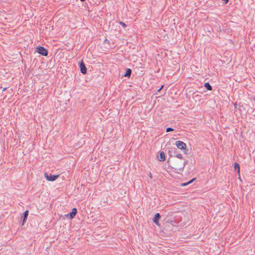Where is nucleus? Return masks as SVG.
Returning <instances> with one entry per match:
<instances>
[{
  "instance_id": "nucleus-11",
  "label": "nucleus",
  "mask_w": 255,
  "mask_h": 255,
  "mask_svg": "<svg viewBox=\"0 0 255 255\" xmlns=\"http://www.w3.org/2000/svg\"><path fill=\"white\" fill-rule=\"evenodd\" d=\"M131 70L130 69L128 68L127 69L126 72L124 75V76L126 77H129L131 75Z\"/></svg>"
},
{
  "instance_id": "nucleus-21",
  "label": "nucleus",
  "mask_w": 255,
  "mask_h": 255,
  "mask_svg": "<svg viewBox=\"0 0 255 255\" xmlns=\"http://www.w3.org/2000/svg\"><path fill=\"white\" fill-rule=\"evenodd\" d=\"M163 85H162L161 86V87L158 90V91H160L161 90V89L163 88Z\"/></svg>"
},
{
  "instance_id": "nucleus-2",
  "label": "nucleus",
  "mask_w": 255,
  "mask_h": 255,
  "mask_svg": "<svg viewBox=\"0 0 255 255\" xmlns=\"http://www.w3.org/2000/svg\"><path fill=\"white\" fill-rule=\"evenodd\" d=\"M36 51L42 56H46L48 54V50L42 46L37 47Z\"/></svg>"
},
{
  "instance_id": "nucleus-15",
  "label": "nucleus",
  "mask_w": 255,
  "mask_h": 255,
  "mask_svg": "<svg viewBox=\"0 0 255 255\" xmlns=\"http://www.w3.org/2000/svg\"><path fill=\"white\" fill-rule=\"evenodd\" d=\"M174 130V129L171 128H166V132H169V131H173Z\"/></svg>"
},
{
  "instance_id": "nucleus-4",
  "label": "nucleus",
  "mask_w": 255,
  "mask_h": 255,
  "mask_svg": "<svg viewBox=\"0 0 255 255\" xmlns=\"http://www.w3.org/2000/svg\"><path fill=\"white\" fill-rule=\"evenodd\" d=\"M175 145L178 148L181 149H185L187 147L185 143L180 140L176 141Z\"/></svg>"
},
{
  "instance_id": "nucleus-7",
  "label": "nucleus",
  "mask_w": 255,
  "mask_h": 255,
  "mask_svg": "<svg viewBox=\"0 0 255 255\" xmlns=\"http://www.w3.org/2000/svg\"><path fill=\"white\" fill-rule=\"evenodd\" d=\"M77 213V209L75 208H74L72 209V211L67 214V216L69 217L70 218V219H73L75 216V215H76Z\"/></svg>"
},
{
  "instance_id": "nucleus-10",
  "label": "nucleus",
  "mask_w": 255,
  "mask_h": 255,
  "mask_svg": "<svg viewBox=\"0 0 255 255\" xmlns=\"http://www.w3.org/2000/svg\"><path fill=\"white\" fill-rule=\"evenodd\" d=\"M173 156L178 158V159H177L178 160H182L184 161V159H183V157L181 154L177 153L176 152V153L174 152Z\"/></svg>"
},
{
  "instance_id": "nucleus-18",
  "label": "nucleus",
  "mask_w": 255,
  "mask_h": 255,
  "mask_svg": "<svg viewBox=\"0 0 255 255\" xmlns=\"http://www.w3.org/2000/svg\"><path fill=\"white\" fill-rule=\"evenodd\" d=\"M188 184H189V183H188V182H187V183H183V184H182V186H186V185H188Z\"/></svg>"
},
{
  "instance_id": "nucleus-20",
  "label": "nucleus",
  "mask_w": 255,
  "mask_h": 255,
  "mask_svg": "<svg viewBox=\"0 0 255 255\" xmlns=\"http://www.w3.org/2000/svg\"><path fill=\"white\" fill-rule=\"evenodd\" d=\"M224 1L225 3H227L229 1V0H223Z\"/></svg>"
},
{
  "instance_id": "nucleus-1",
  "label": "nucleus",
  "mask_w": 255,
  "mask_h": 255,
  "mask_svg": "<svg viewBox=\"0 0 255 255\" xmlns=\"http://www.w3.org/2000/svg\"><path fill=\"white\" fill-rule=\"evenodd\" d=\"M186 163L185 161L174 159L171 161L170 166L176 170L177 173H179L183 170Z\"/></svg>"
},
{
  "instance_id": "nucleus-13",
  "label": "nucleus",
  "mask_w": 255,
  "mask_h": 255,
  "mask_svg": "<svg viewBox=\"0 0 255 255\" xmlns=\"http://www.w3.org/2000/svg\"><path fill=\"white\" fill-rule=\"evenodd\" d=\"M176 149L174 148V149H171V150H169V151H168V154L170 156H173V155H174V152H177L176 151Z\"/></svg>"
},
{
  "instance_id": "nucleus-9",
  "label": "nucleus",
  "mask_w": 255,
  "mask_h": 255,
  "mask_svg": "<svg viewBox=\"0 0 255 255\" xmlns=\"http://www.w3.org/2000/svg\"><path fill=\"white\" fill-rule=\"evenodd\" d=\"M165 160V153L163 151H161L159 153V160L160 161H163Z\"/></svg>"
},
{
  "instance_id": "nucleus-23",
  "label": "nucleus",
  "mask_w": 255,
  "mask_h": 255,
  "mask_svg": "<svg viewBox=\"0 0 255 255\" xmlns=\"http://www.w3.org/2000/svg\"><path fill=\"white\" fill-rule=\"evenodd\" d=\"M81 1H84L85 0H80Z\"/></svg>"
},
{
  "instance_id": "nucleus-6",
  "label": "nucleus",
  "mask_w": 255,
  "mask_h": 255,
  "mask_svg": "<svg viewBox=\"0 0 255 255\" xmlns=\"http://www.w3.org/2000/svg\"><path fill=\"white\" fill-rule=\"evenodd\" d=\"M161 218L159 213H157L155 214L154 217L153 219V222L157 226H159V221Z\"/></svg>"
},
{
  "instance_id": "nucleus-14",
  "label": "nucleus",
  "mask_w": 255,
  "mask_h": 255,
  "mask_svg": "<svg viewBox=\"0 0 255 255\" xmlns=\"http://www.w3.org/2000/svg\"><path fill=\"white\" fill-rule=\"evenodd\" d=\"M234 169H235V170H238V172L239 173L240 172V165L237 162L235 163V164H234Z\"/></svg>"
},
{
  "instance_id": "nucleus-8",
  "label": "nucleus",
  "mask_w": 255,
  "mask_h": 255,
  "mask_svg": "<svg viewBox=\"0 0 255 255\" xmlns=\"http://www.w3.org/2000/svg\"><path fill=\"white\" fill-rule=\"evenodd\" d=\"M28 211L26 210L23 213V217H23V221H22L21 226H23L24 225V224L25 223V222H26L27 217H28Z\"/></svg>"
},
{
  "instance_id": "nucleus-17",
  "label": "nucleus",
  "mask_w": 255,
  "mask_h": 255,
  "mask_svg": "<svg viewBox=\"0 0 255 255\" xmlns=\"http://www.w3.org/2000/svg\"><path fill=\"white\" fill-rule=\"evenodd\" d=\"M195 179H196V178H193L192 179L190 180L188 182L189 184H190V183H192V182L193 181H194Z\"/></svg>"
},
{
  "instance_id": "nucleus-22",
  "label": "nucleus",
  "mask_w": 255,
  "mask_h": 255,
  "mask_svg": "<svg viewBox=\"0 0 255 255\" xmlns=\"http://www.w3.org/2000/svg\"><path fill=\"white\" fill-rule=\"evenodd\" d=\"M6 88H4L3 89H2V91H4L6 90Z\"/></svg>"
},
{
  "instance_id": "nucleus-3",
  "label": "nucleus",
  "mask_w": 255,
  "mask_h": 255,
  "mask_svg": "<svg viewBox=\"0 0 255 255\" xmlns=\"http://www.w3.org/2000/svg\"><path fill=\"white\" fill-rule=\"evenodd\" d=\"M44 176L48 181H53L58 178L59 175L48 174L47 173H44Z\"/></svg>"
},
{
  "instance_id": "nucleus-16",
  "label": "nucleus",
  "mask_w": 255,
  "mask_h": 255,
  "mask_svg": "<svg viewBox=\"0 0 255 255\" xmlns=\"http://www.w3.org/2000/svg\"><path fill=\"white\" fill-rule=\"evenodd\" d=\"M119 23H120L121 25H122L124 27H126V26H127V25H126V23H124V22H123V21H120V22H119Z\"/></svg>"
},
{
  "instance_id": "nucleus-12",
  "label": "nucleus",
  "mask_w": 255,
  "mask_h": 255,
  "mask_svg": "<svg viewBox=\"0 0 255 255\" xmlns=\"http://www.w3.org/2000/svg\"><path fill=\"white\" fill-rule=\"evenodd\" d=\"M204 87L209 91L212 90V87L210 85L209 82H206L204 84Z\"/></svg>"
},
{
  "instance_id": "nucleus-5",
  "label": "nucleus",
  "mask_w": 255,
  "mask_h": 255,
  "mask_svg": "<svg viewBox=\"0 0 255 255\" xmlns=\"http://www.w3.org/2000/svg\"><path fill=\"white\" fill-rule=\"evenodd\" d=\"M79 66L80 68V71L83 74H85L87 73V68L85 66V65L83 61H81L79 62Z\"/></svg>"
},
{
  "instance_id": "nucleus-19",
  "label": "nucleus",
  "mask_w": 255,
  "mask_h": 255,
  "mask_svg": "<svg viewBox=\"0 0 255 255\" xmlns=\"http://www.w3.org/2000/svg\"><path fill=\"white\" fill-rule=\"evenodd\" d=\"M148 176L149 177V178H150V179H152V174H151V173H149Z\"/></svg>"
}]
</instances>
